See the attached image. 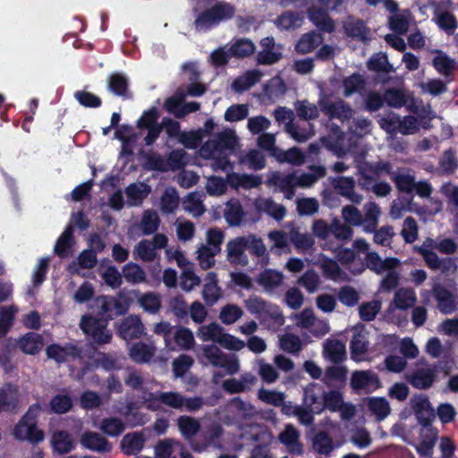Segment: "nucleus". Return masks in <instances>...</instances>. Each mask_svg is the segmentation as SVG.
Wrapping results in <instances>:
<instances>
[{"instance_id": "9b49d317", "label": "nucleus", "mask_w": 458, "mask_h": 458, "mask_svg": "<svg viewBox=\"0 0 458 458\" xmlns=\"http://www.w3.org/2000/svg\"><path fill=\"white\" fill-rule=\"evenodd\" d=\"M324 7L310 5L307 10L309 20L318 28V30L332 33L335 30L334 20L328 15Z\"/></svg>"}, {"instance_id": "052dcab7", "label": "nucleus", "mask_w": 458, "mask_h": 458, "mask_svg": "<svg viewBox=\"0 0 458 458\" xmlns=\"http://www.w3.org/2000/svg\"><path fill=\"white\" fill-rule=\"evenodd\" d=\"M381 302L374 300L368 302H363L359 308V315L362 321L369 322L375 319L377 313L380 311Z\"/></svg>"}, {"instance_id": "3c124183", "label": "nucleus", "mask_w": 458, "mask_h": 458, "mask_svg": "<svg viewBox=\"0 0 458 458\" xmlns=\"http://www.w3.org/2000/svg\"><path fill=\"white\" fill-rule=\"evenodd\" d=\"M100 429L107 436L118 437L124 431L125 426L120 419L110 417L102 420Z\"/></svg>"}, {"instance_id": "5fc2aeb1", "label": "nucleus", "mask_w": 458, "mask_h": 458, "mask_svg": "<svg viewBox=\"0 0 458 458\" xmlns=\"http://www.w3.org/2000/svg\"><path fill=\"white\" fill-rule=\"evenodd\" d=\"M279 341L281 349L286 352L299 354L301 351L302 344L301 338L294 334H284L280 337Z\"/></svg>"}, {"instance_id": "e433bc0d", "label": "nucleus", "mask_w": 458, "mask_h": 458, "mask_svg": "<svg viewBox=\"0 0 458 458\" xmlns=\"http://www.w3.org/2000/svg\"><path fill=\"white\" fill-rule=\"evenodd\" d=\"M244 211L241 203L229 201L224 212V217L230 226H239L243 219Z\"/></svg>"}, {"instance_id": "a19ab883", "label": "nucleus", "mask_w": 458, "mask_h": 458, "mask_svg": "<svg viewBox=\"0 0 458 458\" xmlns=\"http://www.w3.org/2000/svg\"><path fill=\"white\" fill-rule=\"evenodd\" d=\"M237 138L233 131H225L217 134L216 138L210 142L215 150L233 149Z\"/></svg>"}, {"instance_id": "4c0bfd02", "label": "nucleus", "mask_w": 458, "mask_h": 458, "mask_svg": "<svg viewBox=\"0 0 458 458\" xmlns=\"http://www.w3.org/2000/svg\"><path fill=\"white\" fill-rule=\"evenodd\" d=\"M415 292L409 288L398 289L394 297V303L398 310H406L416 302Z\"/></svg>"}, {"instance_id": "603ef678", "label": "nucleus", "mask_w": 458, "mask_h": 458, "mask_svg": "<svg viewBox=\"0 0 458 458\" xmlns=\"http://www.w3.org/2000/svg\"><path fill=\"white\" fill-rule=\"evenodd\" d=\"M174 342L182 350H191L195 344L193 333L188 327H180L174 333Z\"/></svg>"}, {"instance_id": "69168bd1", "label": "nucleus", "mask_w": 458, "mask_h": 458, "mask_svg": "<svg viewBox=\"0 0 458 458\" xmlns=\"http://www.w3.org/2000/svg\"><path fill=\"white\" fill-rule=\"evenodd\" d=\"M243 314L242 310L236 304H226L220 311L219 318L225 325L236 322Z\"/></svg>"}, {"instance_id": "ddd939ff", "label": "nucleus", "mask_w": 458, "mask_h": 458, "mask_svg": "<svg viewBox=\"0 0 458 458\" xmlns=\"http://www.w3.org/2000/svg\"><path fill=\"white\" fill-rule=\"evenodd\" d=\"M351 387L359 392L370 386L377 388L380 386L378 376L370 370L354 371L351 377Z\"/></svg>"}, {"instance_id": "f3484780", "label": "nucleus", "mask_w": 458, "mask_h": 458, "mask_svg": "<svg viewBox=\"0 0 458 458\" xmlns=\"http://www.w3.org/2000/svg\"><path fill=\"white\" fill-rule=\"evenodd\" d=\"M335 191L350 201L359 204L363 199L360 194L354 191L355 182L352 177H339L334 183Z\"/></svg>"}, {"instance_id": "b1692460", "label": "nucleus", "mask_w": 458, "mask_h": 458, "mask_svg": "<svg viewBox=\"0 0 458 458\" xmlns=\"http://www.w3.org/2000/svg\"><path fill=\"white\" fill-rule=\"evenodd\" d=\"M282 405L283 414L288 417H296L298 421L305 426H310L314 422V417L306 411L302 405L293 404L292 402H284Z\"/></svg>"}, {"instance_id": "c9c22d12", "label": "nucleus", "mask_w": 458, "mask_h": 458, "mask_svg": "<svg viewBox=\"0 0 458 458\" xmlns=\"http://www.w3.org/2000/svg\"><path fill=\"white\" fill-rule=\"evenodd\" d=\"M432 65L438 73L448 77L454 71L455 61L442 51H437V55L433 58Z\"/></svg>"}, {"instance_id": "2eb2a0df", "label": "nucleus", "mask_w": 458, "mask_h": 458, "mask_svg": "<svg viewBox=\"0 0 458 458\" xmlns=\"http://www.w3.org/2000/svg\"><path fill=\"white\" fill-rule=\"evenodd\" d=\"M19 349L25 354L35 355L44 345L43 337L35 332H28L17 342Z\"/></svg>"}, {"instance_id": "9d476101", "label": "nucleus", "mask_w": 458, "mask_h": 458, "mask_svg": "<svg viewBox=\"0 0 458 458\" xmlns=\"http://www.w3.org/2000/svg\"><path fill=\"white\" fill-rule=\"evenodd\" d=\"M81 445L85 449L98 454H107L113 449V445L98 432L86 430L81 434Z\"/></svg>"}, {"instance_id": "20e7f679", "label": "nucleus", "mask_w": 458, "mask_h": 458, "mask_svg": "<svg viewBox=\"0 0 458 458\" xmlns=\"http://www.w3.org/2000/svg\"><path fill=\"white\" fill-rule=\"evenodd\" d=\"M324 387L318 383H310L303 389L302 406L311 416L320 414L324 411Z\"/></svg>"}, {"instance_id": "f704fd0d", "label": "nucleus", "mask_w": 458, "mask_h": 458, "mask_svg": "<svg viewBox=\"0 0 458 458\" xmlns=\"http://www.w3.org/2000/svg\"><path fill=\"white\" fill-rule=\"evenodd\" d=\"M17 401V390L11 384L0 388V411L14 410Z\"/></svg>"}, {"instance_id": "c85d7f7f", "label": "nucleus", "mask_w": 458, "mask_h": 458, "mask_svg": "<svg viewBox=\"0 0 458 458\" xmlns=\"http://www.w3.org/2000/svg\"><path fill=\"white\" fill-rule=\"evenodd\" d=\"M309 169L310 173H302L300 176H296L297 184L301 188H309L315 184L319 179L327 174V169L323 165H310Z\"/></svg>"}, {"instance_id": "dca6fc26", "label": "nucleus", "mask_w": 458, "mask_h": 458, "mask_svg": "<svg viewBox=\"0 0 458 458\" xmlns=\"http://www.w3.org/2000/svg\"><path fill=\"white\" fill-rule=\"evenodd\" d=\"M436 377V370L433 369H418L410 375L408 381L413 387L424 390L432 386Z\"/></svg>"}, {"instance_id": "de8ad7c7", "label": "nucleus", "mask_w": 458, "mask_h": 458, "mask_svg": "<svg viewBox=\"0 0 458 458\" xmlns=\"http://www.w3.org/2000/svg\"><path fill=\"white\" fill-rule=\"evenodd\" d=\"M255 51V45L250 39L240 38L229 48L230 55L234 57H247Z\"/></svg>"}, {"instance_id": "338daca9", "label": "nucleus", "mask_w": 458, "mask_h": 458, "mask_svg": "<svg viewBox=\"0 0 458 458\" xmlns=\"http://www.w3.org/2000/svg\"><path fill=\"white\" fill-rule=\"evenodd\" d=\"M179 205V196L175 189L165 190L161 197V209L164 213L174 212Z\"/></svg>"}, {"instance_id": "49530a36", "label": "nucleus", "mask_w": 458, "mask_h": 458, "mask_svg": "<svg viewBox=\"0 0 458 458\" xmlns=\"http://www.w3.org/2000/svg\"><path fill=\"white\" fill-rule=\"evenodd\" d=\"M429 434L423 436L421 441L416 446V451L421 457H431L433 448L437 439V431L429 428Z\"/></svg>"}, {"instance_id": "ea45409f", "label": "nucleus", "mask_w": 458, "mask_h": 458, "mask_svg": "<svg viewBox=\"0 0 458 458\" xmlns=\"http://www.w3.org/2000/svg\"><path fill=\"white\" fill-rule=\"evenodd\" d=\"M168 306L170 311L178 320H187L189 316V307L183 295L177 294L170 298L168 301Z\"/></svg>"}, {"instance_id": "f257e3e1", "label": "nucleus", "mask_w": 458, "mask_h": 458, "mask_svg": "<svg viewBox=\"0 0 458 458\" xmlns=\"http://www.w3.org/2000/svg\"><path fill=\"white\" fill-rule=\"evenodd\" d=\"M235 14V7L228 2H217L201 12L195 19L196 29L210 30L222 21L231 20Z\"/></svg>"}, {"instance_id": "7ed1b4c3", "label": "nucleus", "mask_w": 458, "mask_h": 458, "mask_svg": "<svg viewBox=\"0 0 458 458\" xmlns=\"http://www.w3.org/2000/svg\"><path fill=\"white\" fill-rule=\"evenodd\" d=\"M431 294L442 314H452L458 310V295L439 283H435Z\"/></svg>"}, {"instance_id": "864d4df0", "label": "nucleus", "mask_w": 458, "mask_h": 458, "mask_svg": "<svg viewBox=\"0 0 458 458\" xmlns=\"http://www.w3.org/2000/svg\"><path fill=\"white\" fill-rule=\"evenodd\" d=\"M368 406L369 411L375 414L378 420H384L391 411L389 403L384 397L370 398Z\"/></svg>"}, {"instance_id": "58836bf2", "label": "nucleus", "mask_w": 458, "mask_h": 458, "mask_svg": "<svg viewBox=\"0 0 458 458\" xmlns=\"http://www.w3.org/2000/svg\"><path fill=\"white\" fill-rule=\"evenodd\" d=\"M312 447L319 454L329 455L334 449L333 439L327 432L319 431L313 437Z\"/></svg>"}, {"instance_id": "2f4dec72", "label": "nucleus", "mask_w": 458, "mask_h": 458, "mask_svg": "<svg viewBox=\"0 0 458 458\" xmlns=\"http://www.w3.org/2000/svg\"><path fill=\"white\" fill-rule=\"evenodd\" d=\"M149 401L151 403H164L174 409L182 408V395L175 392H160L158 394L150 393Z\"/></svg>"}, {"instance_id": "bf43d9fd", "label": "nucleus", "mask_w": 458, "mask_h": 458, "mask_svg": "<svg viewBox=\"0 0 458 458\" xmlns=\"http://www.w3.org/2000/svg\"><path fill=\"white\" fill-rule=\"evenodd\" d=\"M246 309L259 318L266 310L271 306L270 303L266 301L259 296L250 295L248 300L245 301Z\"/></svg>"}, {"instance_id": "09e8293b", "label": "nucleus", "mask_w": 458, "mask_h": 458, "mask_svg": "<svg viewBox=\"0 0 458 458\" xmlns=\"http://www.w3.org/2000/svg\"><path fill=\"white\" fill-rule=\"evenodd\" d=\"M223 335H224L223 327L215 322L210 323L208 326H201L198 331V335L203 341H213V342H216L218 344H219Z\"/></svg>"}, {"instance_id": "4d7b16f0", "label": "nucleus", "mask_w": 458, "mask_h": 458, "mask_svg": "<svg viewBox=\"0 0 458 458\" xmlns=\"http://www.w3.org/2000/svg\"><path fill=\"white\" fill-rule=\"evenodd\" d=\"M302 16L300 13L286 11L284 12L277 19V26L289 30L298 28L301 25Z\"/></svg>"}, {"instance_id": "37998d69", "label": "nucleus", "mask_w": 458, "mask_h": 458, "mask_svg": "<svg viewBox=\"0 0 458 458\" xmlns=\"http://www.w3.org/2000/svg\"><path fill=\"white\" fill-rule=\"evenodd\" d=\"M140 307L148 314H157L161 309V298L158 293H146L139 298Z\"/></svg>"}, {"instance_id": "1a4fd4ad", "label": "nucleus", "mask_w": 458, "mask_h": 458, "mask_svg": "<svg viewBox=\"0 0 458 458\" xmlns=\"http://www.w3.org/2000/svg\"><path fill=\"white\" fill-rule=\"evenodd\" d=\"M262 50L257 54V62L261 65H271L279 62L283 54L281 52V47L278 46V49L276 50V42L273 37H266L259 42Z\"/></svg>"}, {"instance_id": "39448f33", "label": "nucleus", "mask_w": 458, "mask_h": 458, "mask_svg": "<svg viewBox=\"0 0 458 458\" xmlns=\"http://www.w3.org/2000/svg\"><path fill=\"white\" fill-rule=\"evenodd\" d=\"M47 357L57 363H64L69 360H75L82 358V348L74 344H66L64 346L52 344L46 349Z\"/></svg>"}, {"instance_id": "412c9836", "label": "nucleus", "mask_w": 458, "mask_h": 458, "mask_svg": "<svg viewBox=\"0 0 458 458\" xmlns=\"http://www.w3.org/2000/svg\"><path fill=\"white\" fill-rule=\"evenodd\" d=\"M382 259L379 254L376 251H370L366 254L365 262L361 259L357 261V267L354 268L350 267V271L354 275H360L364 272L366 267L369 268L371 271L379 275L383 273Z\"/></svg>"}, {"instance_id": "72a5a7b5", "label": "nucleus", "mask_w": 458, "mask_h": 458, "mask_svg": "<svg viewBox=\"0 0 458 458\" xmlns=\"http://www.w3.org/2000/svg\"><path fill=\"white\" fill-rule=\"evenodd\" d=\"M283 274L273 269H265L260 272L257 282L266 290H274L283 283Z\"/></svg>"}, {"instance_id": "c756f323", "label": "nucleus", "mask_w": 458, "mask_h": 458, "mask_svg": "<svg viewBox=\"0 0 458 458\" xmlns=\"http://www.w3.org/2000/svg\"><path fill=\"white\" fill-rule=\"evenodd\" d=\"M367 68L369 71L377 73H390L394 71L393 65L389 63L386 54L379 52L373 54L367 61Z\"/></svg>"}, {"instance_id": "a18cd8bd", "label": "nucleus", "mask_w": 458, "mask_h": 458, "mask_svg": "<svg viewBox=\"0 0 458 458\" xmlns=\"http://www.w3.org/2000/svg\"><path fill=\"white\" fill-rule=\"evenodd\" d=\"M391 179L400 192L412 195L414 187L416 186L414 175L408 174H394Z\"/></svg>"}, {"instance_id": "aec40b11", "label": "nucleus", "mask_w": 458, "mask_h": 458, "mask_svg": "<svg viewBox=\"0 0 458 458\" xmlns=\"http://www.w3.org/2000/svg\"><path fill=\"white\" fill-rule=\"evenodd\" d=\"M155 347L143 342L133 344L129 350V356L135 363L144 364L151 360L155 355Z\"/></svg>"}, {"instance_id": "79ce46f5", "label": "nucleus", "mask_w": 458, "mask_h": 458, "mask_svg": "<svg viewBox=\"0 0 458 458\" xmlns=\"http://www.w3.org/2000/svg\"><path fill=\"white\" fill-rule=\"evenodd\" d=\"M275 184L280 189L284 194L287 199H291L295 195V188L298 186L297 179L294 173L288 174L282 177H276Z\"/></svg>"}, {"instance_id": "4be33fe9", "label": "nucleus", "mask_w": 458, "mask_h": 458, "mask_svg": "<svg viewBox=\"0 0 458 458\" xmlns=\"http://www.w3.org/2000/svg\"><path fill=\"white\" fill-rule=\"evenodd\" d=\"M208 282L204 284L202 297L208 306H213L221 297V288L217 284V276L215 272H208Z\"/></svg>"}, {"instance_id": "c03bdc74", "label": "nucleus", "mask_w": 458, "mask_h": 458, "mask_svg": "<svg viewBox=\"0 0 458 458\" xmlns=\"http://www.w3.org/2000/svg\"><path fill=\"white\" fill-rule=\"evenodd\" d=\"M123 277L128 283L136 284L146 282V273L143 268L133 262L127 263L123 267Z\"/></svg>"}, {"instance_id": "bb28decb", "label": "nucleus", "mask_w": 458, "mask_h": 458, "mask_svg": "<svg viewBox=\"0 0 458 458\" xmlns=\"http://www.w3.org/2000/svg\"><path fill=\"white\" fill-rule=\"evenodd\" d=\"M73 244V227L72 225H68L56 241L55 245V253L59 258H67L70 255Z\"/></svg>"}, {"instance_id": "a878e982", "label": "nucleus", "mask_w": 458, "mask_h": 458, "mask_svg": "<svg viewBox=\"0 0 458 458\" xmlns=\"http://www.w3.org/2000/svg\"><path fill=\"white\" fill-rule=\"evenodd\" d=\"M107 89L114 95L127 98L129 97V81L120 72H114L107 78Z\"/></svg>"}, {"instance_id": "f03ea898", "label": "nucleus", "mask_w": 458, "mask_h": 458, "mask_svg": "<svg viewBox=\"0 0 458 458\" xmlns=\"http://www.w3.org/2000/svg\"><path fill=\"white\" fill-rule=\"evenodd\" d=\"M107 325L108 319L92 315H83L80 324L83 333L90 336L98 344H106L111 342L112 333L107 329Z\"/></svg>"}, {"instance_id": "393cba45", "label": "nucleus", "mask_w": 458, "mask_h": 458, "mask_svg": "<svg viewBox=\"0 0 458 458\" xmlns=\"http://www.w3.org/2000/svg\"><path fill=\"white\" fill-rule=\"evenodd\" d=\"M53 450L60 454H65L74 449V441L65 430L55 431L51 437Z\"/></svg>"}, {"instance_id": "774afa93", "label": "nucleus", "mask_w": 458, "mask_h": 458, "mask_svg": "<svg viewBox=\"0 0 458 458\" xmlns=\"http://www.w3.org/2000/svg\"><path fill=\"white\" fill-rule=\"evenodd\" d=\"M347 378V369L343 366H330L327 367L325 375L324 382L330 385L331 382L343 384Z\"/></svg>"}, {"instance_id": "13d9d810", "label": "nucleus", "mask_w": 458, "mask_h": 458, "mask_svg": "<svg viewBox=\"0 0 458 458\" xmlns=\"http://www.w3.org/2000/svg\"><path fill=\"white\" fill-rule=\"evenodd\" d=\"M159 224L160 219L155 211H145L140 222V227L143 234L150 235L154 233L157 230Z\"/></svg>"}, {"instance_id": "0eeeda50", "label": "nucleus", "mask_w": 458, "mask_h": 458, "mask_svg": "<svg viewBox=\"0 0 458 458\" xmlns=\"http://www.w3.org/2000/svg\"><path fill=\"white\" fill-rule=\"evenodd\" d=\"M320 110L331 119H339L348 121L353 114L351 106L344 100L331 102L327 98H322L318 102Z\"/></svg>"}, {"instance_id": "8fccbe9b", "label": "nucleus", "mask_w": 458, "mask_h": 458, "mask_svg": "<svg viewBox=\"0 0 458 458\" xmlns=\"http://www.w3.org/2000/svg\"><path fill=\"white\" fill-rule=\"evenodd\" d=\"M299 437L300 434L298 430L293 426L286 427V428L279 435V440L282 444L293 450L294 447H297V453L301 454L302 452V445L299 442Z\"/></svg>"}, {"instance_id": "e2e57ef3", "label": "nucleus", "mask_w": 458, "mask_h": 458, "mask_svg": "<svg viewBox=\"0 0 458 458\" xmlns=\"http://www.w3.org/2000/svg\"><path fill=\"white\" fill-rule=\"evenodd\" d=\"M437 23L441 30H445L449 35L454 34L458 27V21L455 16L448 11L438 13Z\"/></svg>"}, {"instance_id": "6e6552de", "label": "nucleus", "mask_w": 458, "mask_h": 458, "mask_svg": "<svg viewBox=\"0 0 458 458\" xmlns=\"http://www.w3.org/2000/svg\"><path fill=\"white\" fill-rule=\"evenodd\" d=\"M145 327L138 316L130 315L124 318L118 326V335L126 340L139 339L145 334Z\"/></svg>"}, {"instance_id": "4468645a", "label": "nucleus", "mask_w": 458, "mask_h": 458, "mask_svg": "<svg viewBox=\"0 0 458 458\" xmlns=\"http://www.w3.org/2000/svg\"><path fill=\"white\" fill-rule=\"evenodd\" d=\"M413 410L418 423L428 430L432 428L431 423L435 418V412L428 398L420 399L413 405Z\"/></svg>"}, {"instance_id": "6ab92c4d", "label": "nucleus", "mask_w": 458, "mask_h": 458, "mask_svg": "<svg viewBox=\"0 0 458 458\" xmlns=\"http://www.w3.org/2000/svg\"><path fill=\"white\" fill-rule=\"evenodd\" d=\"M145 438L141 432L124 435L121 441L122 452L126 455H136L144 447Z\"/></svg>"}, {"instance_id": "5701e85b", "label": "nucleus", "mask_w": 458, "mask_h": 458, "mask_svg": "<svg viewBox=\"0 0 458 458\" xmlns=\"http://www.w3.org/2000/svg\"><path fill=\"white\" fill-rule=\"evenodd\" d=\"M366 87V80L359 72H353L343 80L344 96L345 98H349L355 93L362 95Z\"/></svg>"}, {"instance_id": "6e6d98bb", "label": "nucleus", "mask_w": 458, "mask_h": 458, "mask_svg": "<svg viewBox=\"0 0 458 458\" xmlns=\"http://www.w3.org/2000/svg\"><path fill=\"white\" fill-rule=\"evenodd\" d=\"M134 255L136 259H140L144 262H152L154 261L157 253L150 241L141 240L135 246Z\"/></svg>"}, {"instance_id": "423d86ee", "label": "nucleus", "mask_w": 458, "mask_h": 458, "mask_svg": "<svg viewBox=\"0 0 458 458\" xmlns=\"http://www.w3.org/2000/svg\"><path fill=\"white\" fill-rule=\"evenodd\" d=\"M129 308L130 300L121 293L117 297L104 296L100 302L101 311L108 320L126 314Z\"/></svg>"}, {"instance_id": "473e14b6", "label": "nucleus", "mask_w": 458, "mask_h": 458, "mask_svg": "<svg viewBox=\"0 0 458 458\" xmlns=\"http://www.w3.org/2000/svg\"><path fill=\"white\" fill-rule=\"evenodd\" d=\"M177 425L182 435L187 440H191L201 428L197 419L186 415L178 418Z\"/></svg>"}, {"instance_id": "7c9ffc66", "label": "nucleus", "mask_w": 458, "mask_h": 458, "mask_svg": "<svg viewBox=\"0 0 458 458\" xmlns=\"http://www.w3.org/2000/svg\"><path fill=\"white\" fill-rule=\"evenodd\" d=\"M260 322L269 329L276 330L284 324V317L277 305H273L259 318Z\"/></svg>"}, {"instance_id": "cd10ccee", "label": "nucleus", "mask_w": 458, "mask_h": 458, "mask_svg": "<svg viewBox=\"0 0 458 458\" xmlns=\"http://www.w3.org/2000/svg\"><path fill=\"white\" fill-rule=\"evenodd\" d=\"M323 354L331 362L341 363L346 358L345 346L339 340H327L324 344Z\"/></svg>"}, {"instance_id": "f8f14e48", "label": "nucleus", "mask_w": 458, "mask_h": 458, "mask_svg": "<svg viewBox=\"0 0 458 458\" xmlns=\"http://www.w3.org/2000/svg\"><path fill=\"white\" fill-rule=\"evenodd\" d=\"M246 246L247 239L245 236L229 241L226 245L228 260L236 265L246 266L248 264V257L245 254Z\"/></svg>"}, {"instance_id": "680f3d73", "label": "nucleus", "mask_w": 458, "mask_h": 458, "mask_svg": "<svg viewBox=\"0 0 458 458\" xmlns=\"http://www.w3.org/2000/svg\"><path fill=\"white\" fill-rule=\"evenodd\" d=\"M335 259L343 266L350 270L357 267L356 252L352 249L337 247L335 250Z\"/></svg>"}, {"instance_id": "0e129e2a", "label": "nucleus", "mask_w": 458, "mask_h": 458, "mask_svg": "<svg viewBox=\"0 0 458 458\" xmlns=\"http://www.w3.org/2000/svg\"><path fill=\"white\" fill-rule=\"evenodd\" d=\"M295 110L300 119L308 121L318 117L319 112L314 104H309L307 101H297L295 103Z\"/></svg>"}, {"instance_id": "a211bd4d", "label": "nucleus", "mask_w": 458, "mask_h": 458, "mask_svg": "<svg viewBox=\"0 0 458 458\" xmlns=\"http://www.w3.org/2000/svg\"><path fill=\"white\" fill-rule=\"evenodd\" d=\"M72 406V399L68 394H57L50 399L45 411L49 414L62 415L69 412Z\"/></svg>"}]
</instances>
